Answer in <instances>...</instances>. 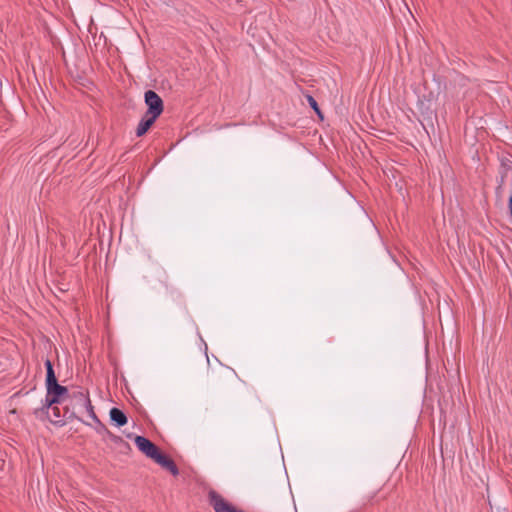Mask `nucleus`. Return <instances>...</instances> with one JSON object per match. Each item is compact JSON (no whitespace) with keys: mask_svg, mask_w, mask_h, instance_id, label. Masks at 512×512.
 I'll use <instances>...</instances> for the list:
<instances>
[{"mask_svg":"<svg viewBox=\"0 0 512 512\" xmlns=\"http://www.w3.org/2000/svg\"><path fill=\"white\" fill-rule=\"evenodd\" d=\"M70 398V391L67 387L59 383L46 389V396L44 406H53L68 401Z\"/></svg>","mask_w":512,"mask_h":512,"instance_id":"nucleus-1","label":"nucleus"},{"mask_svg":"<svg viewBox=\"0 0 512 512\" xmlns=\"http://www.w3.org/2000/svg\"><path fill=\"white\" fill-rule=\"evenodd\" d=\"M208 502L215 512H244L240 509H237L233 504H231L215 490H210L208 492Z\"/></svg>","mask_w":512,"mask_h":512,"instance_id":"nucleus-2","label":"nucleus"},{"mask_svg":"<svg viewBox=\"0 0 512 512\" xmlns=\"http://www.w3.org/2000/svg\"><path fill=\"white\" fill-rule=\"evenodd\" d=\"M144 99L145 104L148 107L146 114L158 118L164 109L163 100L161 97L153 90H148L145 92Z\"/></svg>","mask_w":512,"mask_h":512,"instance_id":"nucleus-3","label":"nucleus"},{"mask_svg":"<svg viewBox=\"0 0 512 512\" xmlns=\"http://www.w3.org/2000/svg\"><path fill=\"white\" fill-rule=\"evenodd\" d=\"M137 448L148 458L154 460L160 454L159 448L144 436L137 435L134 438Z\"/></svg>","mask_w":512,"mask_h":512,"instance_id":"nucleus-4","label":"nucleus"},{"mask_svg":"<svg viewBox=\"0 0 512 512\" xmlns=\"http://www.w3.org/2000/svg\"><path fill=\"white\" fill-rule=\"evenodd\" d=\"M57 405L58 404L53 405V406H45V407L48 409L47 414H48L51 422L54 424L63 425L65 423V420L71 418L75 413L73 411L70 412L69 408L65 407V411L62 414Z\"/></svg>","mask_w":512,"mask_h":512,"instance_id":"nucleus-5","label":"nucleus"},{"mask_svg":"<svg viewBox=\"0 0 512 512\" xmlns=\"http://www.w3.org/2000/svg\"><path fill=\"white\" fill-rule=\"evenodd\" d=\"M89 392L86 389H76L70 392V398L68 400L71 404H74L78 408H80L84 403H88Z\"/></svg>","mask_w":512,"mask_h":512,"instance_id":"nucleus-6","label":"nucleus"},{"mask_svg":"<svg viewBox=\"0 0 512 512\" xmlns=\"http://www.w3.org/2000/svg\"><path fill=\"white\" fill-rule=\"evenodd\" d=\"M154 461L157 464H159L162 468L168 470L172 475L177 476L179 474V470L174 461L165 454L160 452V454L157 455Z\"/></svg>","mask_w":512,"mask_h":512,"instance_id":"nucleus-7","label":"nucleus"},{"mask_svg":"<svg viewBox=\"0 0 512 512\" xmlns=\"http://www.w3.org/2000/svg\"><path fill=\"white\" fill-rule=\"evenodd\" d=\"M156 119L157 118L145 113L144 117L140 120V122L136 128V135L138 137L143 136L150 129V127L154 124Z\"/></svg>","mask_w":512,"mask_h":512,"instance_id":"nucleus-8","label":"nucleus"},{"mask_svg":"<svg viewBox=\"0 0 512 512\" xmlns=\"http://www.w3.org/2000/svg\"><path fill=\"white\" fill-rule=\"evenodd\" d=\"M46 367V389L58 384L53 365L49 359L45 361Z\"/></svg>","mask_w":512,"mask_h":512,"instance_id":"nucleus-9","label":"nucleus"},{"mask_svg":"<svg viewBox=\"0 0 512 512\" xmlns=\"http://www.w3.org/2000/svg\"><path fill=\"white\" fill-rule=\"evenodd\" d=\"M110 419L118 427L124 426L127 423V417L125 413L116 407L110 410Z\"/></svg>","mask_w":512,"mask_h":512,"instance_id":"nucleus-10","label":"nucleus"},{"mask_svg":"<svg viewBox=\"0 0 512 512\" xmlns=\"http://www.w3.org/2000/svg\"><path fill=\"white\" fill-rule=\"evenodd\" d=\"M80 410H84L86 411V413L88 414V416L95 422H100L98 417L96 416L95 412H94V408L92 406V403H91V400L90 398L88 399V403H84L80 408Z\"/></svg>","mask_w":512,"mask_h":512,"instance_id":"nucleus-11","label":"nucleus"},{"mask_svg":"<svg viewBox=\"0 0 512 512\" xmlns=\"http://www.w3.org/2000/svg\"><path fill=\"white\" fill-rule=\"evenodd\" d=\"M307 101L311 108L322 118L321 110L317 104V101L311 95H307Z\"/></svg>","mask_w":512,"mask_h":512,"instance_id":"nucleus-12","label":"nucleus"},{"mask_svg":"<svg viewBox=\"0 0 512 512\" xmlns=\"http://www.w3.org/2000/svg\"><path fill=\"white\" fill-rule=\"evenodd\" d=\"M106 432H107V436L111 442H113L115 444H123L125 446H128V444L120 436H117L109 431H106Z\"/></svg>","mask_w":512,"mask_h":512,"instance_id":"nucleus-13","label":"nucleus"}]
</instances>
